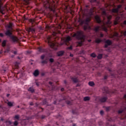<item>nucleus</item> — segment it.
Returning <instances> with one entry per match:
<instances>
[{"label":"nucleus","mask_w":126,"mask_h":126,"mask_svg":"<svg viewBox=\"0 0 126 126\" xmlns=\"http://www.w3.org/2000/svg\"><path fill=\"white\" fill-rule=\"evenodd\" d=\"M80 25H83L85 24L84 26V30L85 31L86 30H91V27L89 26V22H90V18H87L85 20H80Z\"/></svg>","instance_id":"nucleus-2"},{"label":"nucleus","mask_w":126,"mask_h":126,"mask_svg":"<svg viewBox=\"0 0 126 126\" xmlns=\"http://www.w3.org/2000/svg\"><path fill=\"white\" fill-rule=\"evenodd\" d=\"M111 76H115V74H114V73H111Z\"/></svg>","instance_id":"nucleus-59"},{"label":"nucleus","mask_w":126,"mask_h":126,"mask_svg":"<svg viewBox=\"0 0 126 126\" xmlns=\"http://www.w3.org/2000/svg\"><path fill=\"white\" fill-rule=\"evenodd\" d=\"M104 48H108V47H109V46H111V45H112V41H111L109 39H107V40H104Z\"/></svg>","instance_id":"nucleus-9"},{"label":"nucleus","mask_w":126,"mask_h":126,"mask_svg":"<svg viewBox=\"0 0 126 126\" xmlns=\"http://www.w3.org/2000/svg\"><path fill=\"white\" fill-rule=\"evenodd\" d=\"M63 100H66V96H64L63 97Z\"/></svg>","instance_id":"nucleus-54"},{"label":"nucleus","mask_w":126,"mask_h":126,"mask_svg":"<svg viewBox=\"0 0 126 126\" xmlns=\"http://www.w3.org/2000/svg\"><path fill=\"white\" fill-rule=\"evenodd\" d=\"M47 43H48V45L52 48V49H55L56 46H57L56 42L52 40V36H48L46 40Z\"/></svg>","instance_id":"nucleus-5"},{"label":"nucleus","mask_w":126,"mask_h":126,"mask_svg":"<svg viewBox=\"0 0 126 126\" xmlns=\"http://www.w3.org/2000/svg\"><path fill=\"white\" fill-rule=\"evenodd\" d=\"M114 25H117V24H119V21L117 20V19L114 22Z\"/></svg>","instance_id":"nucleus-33"},{"label":"nucleus","mask_w":126,"mask_h":126,"mask_svg":"<svg viewBox=\"0 0 126 126\" xmlns=\"http://www.w3.org/2000/svg\"><path fill=\"white\" fill-rule=\"evenodd\" d=\"M10 94H7V95H6V96L7 97H9V95H10Z\"/></svg>","instance_id":"nucleus-61"},{"label":"nucleus","mask_w":126,"mask_h":126,"mask_svg":"<svg viewBox=\"0 0 126 126\" xmlns=\"http://www.w3.org/2000/svg\"><path fill=\"white\" fill-rule=\"evenodd\" d=\"M89 85H90V86H94V85H95V84L93 82H89Z\"/></svg>","instance_id":"nucleus-31"},{"label":"nucleus","mask_w":126,"mask_h":126,"mask_svg":"<svg viewBox=\"0 0 126 126\" xmlns=\"http://www.w3.org/2000/svg\"><path fill=\"white\" fill-rule=\"evenodd\" d=\"M19 119H20V116L19 115H16L14 117V120L19 121Z\"/></svg>","instance_id":"nucleus-22"},{"label":"nucleus","mask_w":126,"mask_h":126,"mask_svg":"<svg viewBox=\"0 0 126 126\" xmlns=\"http://www.w3.org/2000/svg\"><path fill=\"white\" fill-rule=\"evenodd\" d=\"M14 103V102H11L10 101H8L7 102V105L9 107H12L13 106V104Z\"/></svg>","instance_id":"nucleus-25"},{"label":"nucleus","mask_w":126,"mask_h":126,"mask_svg":"<svg viewBox=\"0 0 126 126\" xmlns=\"http://www.w3.org/2000/svg\"><path fill=\"white\" fill-rule=\"evenodd\" d=\"M110 110V107H106V111H109Z\"/></svg>","instance_id":"nucleus-51"},{"label":"nucleus","mask_w":126,"mask_h":126,"mask_svg":"<svg viewBox=\"0 0 126 126\" xmlns=\"http://www.w3.org/2000/svg\"><path fill=\"white\" fill-rule=\"evenodd\" d=\"M108 75H104V80H106V79H107V78H108Z\"/></svg>","instance_id":"nucleus-40"},{"label":"nucleus","mask_w":126,"mask_h":126,"mask_svg":"<svg viewBox=\"0 0 126 126\" xmlns=\"http://www.w3.org/2000/svg\"><path fill=\"white\" fill-rule=\"evenodd\" d=\"M121 7H122V5H119L118 6V8H117L119 9V8H121Z\"/></svg>","instance_id":"nucleus-49"},{"label":"nucleus","mask_w":126,"mask_h":126,"mask_svg":"<svg viewBox=\"0 0 126 126\" xmlns=\"http://www.w3.org/2000/svg\"><path fill=\"white\" fill-rule=\"evenodd\" d=\"M100 115H103L104 114V111L103 110L100 111Z\"/></svg>","instance_id":"nucleus-43"},{"label":"nucleus","mask_w":126,"mask_h":126,"mask_svg":"<svg viewBox=\"0 0 126 126\" xmlns=\"http://www.w3.org/2000/svg\"><path fill=\"white\" fill-rule=\"evenodd\" d=\"M64 54V51H60L57 53V55L58 57H62V56H63Z\"/></svg>","instance_id":"nucleus-17"},{"label":"nucleus","mask_w":126,"mask_h":126,"mask_svg":"<svg viewBox=\"0 0 126 126\" xmlns=\"http://www.w3.org/2000/svg\"><path fill=\"white\" fill-rule=\"evenodd\" d=\"M40 59L41 60H44V59H45V55H42L40 57Z\"/></svg>","instance_id":"nucleus-37"},{"label":"nucleus","mask_w":126,"mask_h":126,"mask_svg":"<svg viewBox=\"0 0 126 126\" xmlns=\"http://www.w3.org/2000/svg\"><path fill=\"white\" fill-rule=\"evenodd\" d=\"M61 91H64V89L63 88H62V89H61Z\"/></svg>","instance_id":"nucleus-55"},{"label":"nucleus","mask_w":126,"mask_h":126,"mask_svg":"<svg viewBox=\"0 0 126 126\" xmlns=\"http://www.w3.org/2000/svg\"><path fill=\"white\" fill-rule=\"evenodd\" d=\"M13 125H14V126H18V125H19L18 121H15L13 122Z\"/></svg>","instance_id":"nucleus-30"},{"label":"nucleus","mask_w":126,"mask_h":126,"mask_svg":"<svg viewBox=\"0 0 126 126\" xmlns=\"http://www.w3.org/2000/svg\"><path fill=\"white\" fill-rule=\"evenodd\" d=\"M102 58H103V55L102 54H100L97 56V59L98 60H101Z\"/></svg>","instance_id":"nucleus-29"},{"label":"nucleus","mask_w":126,"mask_h":126,"mask_svg":"<svg viewBox=\"0 0 126 126\" xmlns=\"http://www.w3.org/2000/svg\"><path fill=\"white\" fill-rule=\"evenodd\" d=\"M28 32H32V33H35V29H34V28H29L28 29Z\"/></svg>","instance_id":"nucleus-16"},{"label":"nucleus","mask_w":126,"mask_h":126,"mask_svg":"<svg viewBox=\"0 0 126 126\" xmlns=\"http://www.w3.org/2000/svg\"><path fill=\"white\" fill-rule=\"evenodd\" d=\"M72 126H77L76 124L73 123Z\"/></svg>","instance_id":"nucleus-60"},{"label":"nucleus","mask_w":126,"mask_h":126,"mask_svg":"<svg viewBox=\"0 0 126 126\" xmlns=\"http://www.w3.org/2000/svg\"><path fill=\"white\" fill-rule=\"evenodd\" d=\"M124 112V110L123 109L120 110L118 111V114H122V113Z\"/></svg>","instance_id":"nucleus-36"},{"label":"nucleus","mask_w":126,"mask_h":126,"mask_svg":"<svg viewBox=\"0 0 126 126\" xmlns=\"http://www.w3.org/2000/svg\"><path fill=\"white\" fill-rule=\"evenodd\" d=\"M19 64H20L19 63L16 62L15 63V68H16L17 69H18V68H19Z\"/></svg>","instance_id":"nucleus-21"},{"label":"nucleus","mask_w":126,"mask_h":126,"mask_svg":"<svg viewBox=\"0 0 126 126\" xmlns=\"http://www.w3.org/2000/svg\"><path fill=\"white\" fill-rule=\"evenodd\" d=\"M94 31H95V32H98V31H99V30H100V26H98L96 27H95L94 29Z\"/></svg>","instance_id":"nucleus-19"},{"label":"nucleus","mask_w":126,"mask_h":126,"mask_svg":"<svg viewBox=\"0 0 126 126\" xmlns=\"http://www.w3.org/2000/svg\"><path fill=\"white\" fill-rule=\"evenodd\" d=\"M41 63L43 64L48 63V60L47 59L43 60L41 61Z\"/></svg>","instance_id":"nucleus-27"},{"label":"nucleus","mask_w":126,"mask_h":126,"mask_svg":"<svg viewBox=\"0 0 126 126\" xmlns=\"http://www.w3.org/2000/svg\"><path fill=\"white\" fill-rule=\"evenodd\" d=\"M88 42H89V43H90V42H91V39L88 40Z\"/></svg>","instance_id":"nucleus-64"},{"label":"nucleus","mask_w":126,"mask_h":126,"mask_svg":"<svg viewBox=\"0 0 126 126\" xmlns=\"http://www.w3.org/2000/svg\"><path fill=\"white\" fill-rule=\"evenodd\" d=\"M6 46V40H3L2 42V47H5Z\"/></svg>","instance_id":"nucleus-28"},{"label":"nucleus","mask_w":126,"mask_h":126,"mask_svg":"<svg viewBox=\"0 0 126 126\" xmlns=\"http://www.w3.org/2000/svg\"><path fill=\"white\" fill-rule=\"evenodd\" d=\"M102 91H103V93H106V94H109L110 93V91H109V89L107 87H104L102 89Z\"/></svg>","instance_id":"nucleus-13"},{"label":"nucleus","mask_w":126,"mask_h":126,"mask_svg":"<svg viewBox=\"0 0 126 126\" xmlns=\"http://www.w3.org/2000/svg\"><path fill=\"white\" fill-rule=\"evenodd\" d=\"M72 112V114H77V110H73Z\"/></svg>","instance_id":"nucleus-34"},{"label":"nucleus","mask_w":126,"mask_h":126,"mask_svg":"<svg viewBox=\"0 0 126 126\" xmlns=\"http://www.w3.org/2000/svg\"><path fill=\"white\" fill-rule=\"evenodd\" d=\"M64 84H65L66 85V84H67V82L66 81V80H64Z\"/></svg>","instance_id":"nucleus-50"},{"label":"nucleus","mask_w":126,"mask_h":126,"mask_svg":"<svg viewBox=\"0 0 126 126\" xmlns=\"http://www.w3.org/2000/svg\"><path fill=\"white\" fill-rule=\"evenodd\" d=\"M95 19L97 23L100 24L102 29L105 32H108V29H107V27H106V24L105 23H104V22H102L101 19H100V17L98 16H95ZM101 23L102 24V25H101Z\"/></svg>","instance_id":"nucleus-3"},{"label":"nucleus","mask_w":126,"mask_h":126,"mask_svg":"<svg viewBox=\"0 0 126 126\" xmlns=\"http://www.w3.org/2000/svg\"><path fill=\"white\" fill-rule=\"evenodd\" d=\"M68 50H72V46H70L67 48Z\"/></svg>","instance_id":"nucleus-41"},{"label":"nucleus","mask_w":126,"mask_h":126,"mask_svg":"<svg viewBox=\"0 0 126 126\" xmlns=\"http://www.w3.org/2000/svg\"><path fill=\"white\" fill-rule=\"evenodd\" d=\"M112 12H113L114 13H118L119 12V9L118 8L113 9Z\"/></svg>","instance_id":"nucleus-24"},{"label":"nucleus","mask_w":126,"mask_h":126,"mask_svg":"<svg viewBox=\"0 0 126 126\" xmlns=\"http://www.w3.org/2000/svg\"><path fill=\"white\" fill-rule=\"evenodd\" d=\"M36 85L37 86H39V83H36Z\"/></svg>","instance_id":"nucleus-62"},{"label":"nucleus","mask_w":126,"mask_h":126,"mask_svg":"<svg viewBox=\"0 0 126 126\" xmlns=\"http://www.w3.org/2000/svg\"><path fill=\"white\" fill-rule=\"evenodd\" d=\"M124 99L125 100L126 102V94L124 95Z\"/></svg>","instance_id":"nucleus-45"},{"label":"nucleus","mask_w":126,"mask_h":126,"mask_svg":"<svg viewBox=\"0 0 126 126\" xmlns=\"http://www.w3.org/2000/svg\"><path fill=\"white\" fill-rule=\"evenodd\" d=\"M0 37H3V33H0Z\"/></svg>","instance_id":"nucleus-48"},{"label":"nucleus","mask_w":126,"mask_h":126,"mask_svg":"<svg viewBox=\"0 0 126 126\" xmlns=\"http://www.w3.org/2000/svg\"><path fill=\"white\" fill-rule=\"evenodd\" d=\"M46 4H44V6L46 9L47 10H50V11H53V13H56V7L55 5H52L50 4L49 1L46 2Z\"/></svg>","instance_id":"nucleus-4"},{"label":"nucleus","mask_w":126,"mask_h":126,"mask_svg":"<svg viewBox=\"0 0 126 126\" xmlns=\"http://www.w3.org/2000/svg\"><path fill=\"white\" fill-rule=\"evenodd\" d=\"M37 50L39 53H46L47 52V49H44V47L42 46L38 47Z\"/></svg>","instance_id":"nucleus-12"},{"label":"nucleus","mask_w":126,"mask_h":126,"mask_svg":"<svg viewBox=\"0 0 126 126\" xmlns=\"http://www.w3.org/2000/svg\"><path fill=\"white\" fill-rule=\"evenodd\" d=\"M124 36H126V31L124 32Z\"/></svg>","instance_id":"nucleus-57"},{"label":"nucleus","mask_w":126,"mask_h":126,"mask_svg":"<svg viewBox=\"0 0 126 126\" xmlns=\"http://www.w3.org/2000/svg\"><path fill=\"white\" fill-rule=\"evenodd\" d=\"M13 54H14V55H16V54H17V52L16 51H14Z\"/></svg>","instance_id":"nucleus-58"},{"label":"nucleus","mask_w":126,"mask_h":126,"mask_svg":"<svg viewBox=\"0 0 126 126\" xmlns=\"http://www.w3.org/2000/svg\"><path fill=\"white\" fill-rule=\"evenodd\" d=\"M46 118V116L44 115H42L41 117V120H43V119H45Z\"/></svg>","instance_id":"nucleus-42"},{"label":"nucleus","mask_w":126,"mask_h":126,"mask_svg":"<svg viewBox=\"0 0 126 126\" xmlns=\"http://www.w3.org/2000/svg\"><path fill=\"white\" fill-rule=\"evenodd\" d=\"M102 14L107 17V21L106 22V24L107 25H111L112 24V22L111 21V19H112V15H107V13H106V11H105L102 12Z\"/></svg>","instance_id":"nucleus-6"},{"label":"nucleus","mask_w":126,"mask_h":126,"mask_svg":"<svg viewBox=\"0 0 126 126\" xmlns=\"http://www.w3.org/2000/svg\"><path fill=\"white\" fill-rule=\"evenodd\" d=\"M123 24H124V25H126V20L124 21Z\"/></svg>","instance_id":"nucleus-52"},{"label":"nucleus","mask_w":126,"mask_h":126,"mask_svg":"<svg viewBox=\"0 0 126 126\" xmlns=\"http://www.w3.org/2000/svg\"><path fill=\"white\" fill-rule=\"evenodd\" d=\"M100 36L101 38H103V37H104V34L103 33H100Z\"/></svg>","instance_id":"nucleus-44"},{"label":"nucleus","mask_w":126,"mask_h":126,"mask_svg":"<svg viewBox=\"0 0 126 126\" xmlns=\"http://www.w3.org/2000/svg\"><path fill=\"white\" fill-rule=\"evenodd\" d=\"M98 125H99V126H102V125H103V122H102V121L99 122H98Z\"/></svg>","instance_id":"nucleus-39"},{"label":"nucleus","mask_w":126,"mask_h":126,"mask_svg":"<svg viewBox=\"0 0 126 126\" xmlns=\"http://www.w3.org/2000/svg\"><path fill=\"white\" fill-rule=\"evenodd\" d=\"M102 42V39L99 38H97L95 40V42L96 43V44H100Z\"/></svg>","instance_id":"nucleus-23"},{"label":"nucleus","mask_w":126,"mask_h":126,"mask_svg":"<svg viewBox=\"0 0 126 126\" xmlns=\"http://www.w3.org/2000/svg\"><path fill=\"white\" fill-rule=\"evenodd\" d=\"M10 41L12 44H17L19 43V39L15 35H13L10 37Z\"/></svg>","instance_id":"nucleus-7"},{"label":"nucleus","mask_w":126,"mask_h":126,"mask_svg":"<svg viewBox=\"0 0 126 126\" xmlns=\"http://www.w3.org/2000/svg\"><path fill=\"white\" fill-rule=\"evenodd\" d=\"M1 121H2V122H3V123H5L6 124V126L12 125V122H11V121H10L8 120H4V119H3V118H1Z\"/></svg>","instance_id":"nucleus-11"},{"label":"nucleus","mask_w":126,"mask_h":126,"mask_svg":"<svg viewBox=\"0 0 126 126\" xmlns=\"http://www.w3.org/2000/svg\"><path fill=\"white\" fill-rule=\"evenodd\" d=\"M71 37L69 36H67V37L63 38V41L65 45H67V43H69L70 41H71Z\"/></svg>","instance_id":"nucleus-10"},{"label":"nucleus","mask_w":126,"mask_h":126,"mask_svg":"<svg viewBox=\"0 0 126 126\" xmlns=\"http://www.w3.org/2000/svg\"><path fill=\"white\" fill-rule=\"evenodd\" d=\"M30 105L31 106H33V102H31L30 104Z\"/></svg>","instance_id":"nucleus-56"},{"label":"nucleus","mask_w":126,"mask_h":126,"mask_svg":"<svg viewBox=\"0 0 126 126\" xmlns=\"http://www.w3.org/2000/svg\"><path fill=\"white\" fill-rule=\"evenodd\" d=\"M28 91H29V92H31V93H34L35 92V90L32 87H31L29 88Z\"/></svg>","instance_id":"nucleus-18"},{"label":"nucleus","mask_w":126,"mask_h":126,"mask_svg":"<svg viewBox=\"0 0 126 126\" xmlns=\"http://www.w3.org/2000/svg\"><path fill=\"white\" fill-rule=\"evenodd\" d=\"M66 103L67 104V105H71V102L70 101H66Z\"/></svg>","instance_id":"nucleus-38"},{"label":"nucleus","mask_w":126,"mask_h":126,"mask_svg":"<svg viewBox=\"0 0 126 126\" xmlns=\"http://www.w3.org/2000/svg\"><path fill=\"white\" fill-rule=\"evenodd\" d=\"M73 38H75L76 40H79L80 41L77 42L78 46L81 47L82 46L83 41L85 40V35L82 31H77L72 36Z\"/></svg>","instance_id":"nucleus-1"},{"label":"nucleus","mask_w":126,"mask_h":126,"mask_svg":"<svg viewBox=\"0 0 126 126\" xmlns=\"http://www.w3.org/2000/svg\"><path fill=\"white\" fill-rule=\"evenodd\" d=\"M49 84H50V85H52L53 82H49Z\"/></svg>","instance_id":"nucleus-53"},{"label":"nucleus","mask_w":126,"mask_h":126,"mask_svg":"<svg viewBox=\"0 0 126 126\" xmlns=\"http://www.w3.org/2000/svg\"><path fill=\"white\" fill-rule=\"evenodd\" d=\"M100 102L101 103H104V102H106L107 101V97L106 96H102L99 99Z\"/></svg>","instance_id":"nucleus-15"},{"label":"nucleus","mask_w":126,"mask_h":126,"mask_svg":"<svg viewBox=\"0 0 126 126\" xmlns=\"http://www.w3.org/2000/svg\"><path fill=\"white\" fill-rule=\"evenodd\" d=\"M33 75L35 76H38V75H39V70H35L33 73Z\"/></svg>","instance_id":"nucleus-20"},{"label":"nucleus","mask_w":126,"mask_h":126,"mask_svg":"<svg viewBox=\"0 0 126 126\" xmlns=\"http://www.w3.org/2000/svg\"><path fill=\"white\" fill-rule=\"evenodd\" d=\"M90 100V97L89 96H86L84 97V101L86 102L87 101H89Z\"/></svg>","instance_id":"nucleus-26"},{"label":"nucleus","mask_w":126,"mask_h":126,"mask_svg":"<svg viewBox=\"0 0 126 126\" xmlns=\"http://www.w3.org/2000/svg\"><path fill=\"white\" fill-rule=\"evenodd\" d=\"M70 79L73 83H78V82H79L78 77L76 75L71 76Z\"/></svg>","instance_id":"nucleus-8"},{"label":"nucleus","mask_w":126,"mask_h":126,"mask_svg":"<svg viewBox=\"0 0 126 126\" xmlns=\"http://www.w3.org/2000/svg\"><path fill=\"white\" fill-rule=\"evenodd\" d=\"M43 104H47V101L45 100V99H44V100L43 101Z\"/></svg>","instance_id":"nucleus-47"},{"label":"nucleus","mask_w":126,"mask_h":126,"mask_svg":"<svg viewBox=\"0 0 126 126\" xmlns=\"http://www.w3.org/2000/svg\"><path fill=\"white\" fill-rule=\"evenodd\" d=\"M70 57H73V54H70Z\"/></svg>","instance_id":"nucleus-63"},{"label":"nucleus","mask_w":126,"mask_h":126,"mask_svg":"<svg viewBox=\"0 0 126 126\" xmlns=\"http://www.w3.org/2000/svg\"><path fill=\"white\" fill-rule=\"evenodd\" d=\"M57 102V100L54 101V104L55 105H58V102Z\"/></svg>","instance_id":"nucleus-46"},{"label":"nucleus","mask_w":126,"mask_h":126,"mask_svg":"<svg viewBox=\"0 0 126 126\" xmlns=\"http://www.w3.org/2000/svg\"><path fill=\"white\" fill-rule=\"evenodd\" d=\"M5 35L6 36H8L9 37V38H10L12 36H13L12 33L9 30H8L6 31V32H5Z\"/></svg>","instance_id":"nucleus-14"},{"label":"nucleus","mask_w":126,"mask_h":126,"mask_svg":"<svg viewBox=\"0 0 126 126\" xmlns=\"http://www.w3.org/2000/svg\"><path fill=\"white\" fill-rule=\"evenodd\" d=\"M97 56L95 54V53H93L91 54V57H92V58H96Z\"/></svg>","instance_id":"nucleus-32"},{"label":"nucleus","mask_w":126,"mask_h":126,"mask_svg":"<svg viewBox=\"0 0 126 126\" xmlns=\"http://www.w3.org/2000/svg\"><path fill=\"white\" fill-rule=\"evenodd\" d=\"M49 62H50V63H54V62H55V60H54V59H53V58H50V59H49Z\"/></svg>","instance_id":"nucleus-35"}]
</instances>
